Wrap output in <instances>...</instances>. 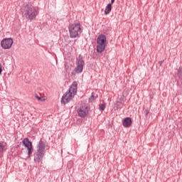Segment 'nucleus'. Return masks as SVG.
I'll list each match as a JSON object with an SVG mask.
<instances>
[{"mask_svg":"<svg viewBox=\"0 0 182 182\" xmlns=\"http://www.w3.org/2000/svg\"><path fill=\"white\" fill-rule=\"evenodd\" d=\"M23 144L27 148L28 157H31V154L33 153V146L32 142L29 141V138H25L23 140Z\"/></svg>","mask_w":182,"mask_h":182,"instance_id":"0eeeda50","label":"nucleus"},{"mask_svg":"<svg viewBox=\"0 0 182 182\" xmlns=\"http://www.w3.org/2000/svg\"><path fill=\"white\" fill-rule=\"evenodd\" d=\"M46 149V144L42 139L40 140L38 144L37 145V151L34 154V161L35 163L39 164L42 161L43 156H45Z\"/></svg>","mask_w":182,"mask_h":182,"instance_id":"7ed1b4c3","label":"nucleus"},{"mask_svg":"<svg viewBox=\"0 0 182 182\" xmlns=\"http://www.w3.org/2000/svg\"><path fill=\"white\" fill-rule=\"evenodd\" d=\"M65 69H66V70L68 69L66 66H65Z\"/></svg>","mask_w":182,"mask_h":182,"instance_id":"5701e85b","label":"nucleus"},{"mask_svg":"<svg viewBox=\"0 0 182 182\" xmlns=\"http://www.w3.org/2000/svg\"><path fill=\"white\" fill-rule=\"evenodd\" d=\"M163 63H164V61H163V60L159 61V65H160V66H161V65H163Z\"/></svg>","mask_w":182,"mask_h":182,"instance_id":"aec40b11","label":"nucleus"},{"mask_svg":"<svg viewBox=\"0 0 182 182\" xmlns=\"http://www.w3.org/2000/svg\"><path fill=\"white\" fill-rule=\"evenodd\" d=\"M100 110L101 111V112H103V111H105V109H106V106H105L104 105V104H100Z\"/></svg>","mask_w":182,"mask_h":182,"instance_id":"4468645a","label":"nucleus"},{"mask_svg":"<svg viewBox=\"0 0 182 182\" xmlns=\"http://www.w3.org/2000/svg\"><path fill=\"white\" fill-rule=\"evenodd\" d=\"M97 52L98 53H102V52H103V50H105V49H106V44L103 43H97Z\"/></svg>","mask_w":182,"mask_h":182,"instance_id":"9b49d317","label":"nucleus"},{"mask_svg":"<svg viewBox=\"0 0 182 182\" xmlns=\"http://www.w3.org/2000/svg\"><path fill=\"white\" fill-rule=\"evenodd\" d=\"M76 67L71 73L73 76H76V75L79 73H82L83 72V66H85V60H83V57L82 55H79L76 58Z\"/></svg>","mask_w":182,"mask_h":182,"instance_id":"39448f33","label":"nucleus"},{"mask_svg":"<svg viewBox=\"0 0 182 182\" xmlns=\"http://www.w3.org/2000/svg\"><path fill=\"white\" fill-rule=\"evenodd\" d=\"M144 114H145L146 116H147V114H149V110L146 109V110L144 111Z\"/></svg>","mask_w":182,"mask_h":182,"instance_id":"6ab92c4d","label":"nucleus"},{"mask_svg":"<svg viewBox=\"0 0 182 182\" xmlns=\"http://www.w3.org/2000/svg\"><path fill=\"white\" fill-rule=\"evenodd\" d=\"M122 107H123V104H122V102H120L119 104L117 105V107H116L115 110H118V109H122Z\"/></svg>","mask_w":182,"mask_h":182,"instance_id":"dca6fc26","label":"nucleus"},{"mask_svg":"<svg viewBox=\"0 0 182 182\" xmlns=\"http://www.w3.org/2000/svg\"><path fill=\"white\" fill-rule=\"evenodd\" d=\"M77 93V82L74 81L70 85L68 91L63 95L61 98V103L63 105H66L72 100L73 97H75V95Z\"/></svg>","mask_w":182,"mask_h":182,"instance_id":"f257e3e1","label":"nucleus"},{"mask_svg":"<svg viewBox=\"0 0 182 182\" xmlns=\"http://www.w3.org/2000/svg\"><path fill=\"white\" fill-rule=\"evenodd\" d=\"M14 43L12 38H4L1 42V46L3 49H11Z\"/></svg>","mask_w":182,"mask_h":182,"instance_id":"6e6552de","label":"nucleus"},{"mask_svg":"<svg viewBox=\"0 0 182 182\" xmlns=\"http://www.w3.org/2000/svg\"><path fill=\"white\" fill-rule=\"evenodd\" d=\"M95 92H92L91 97L89 99L90 102H93V100H95Z\"/></svg>","mask_w":182,"mask_h":182,"instance_id":"2eb2a0df","label":"nucleus"},{"mask_svg":"<svg viewBox=\"0 0 182 182\" xmlns=\"http://www.w3.org/2000/svg\"><path fill=\"white\" fill-rule=\"evenodd\" d=\"M115 1H116V0H111V3H109V4H111V6L113 5V3H114Z\"/></svg>","mask_w":182,"mask_h":182,"instance_id":"412c9836","label":"nucleus"},{"mask_svg":"<svg viewBox=\"0 0 182 182\" xmlns=\"http://www.w3.org/2000/svg\"><path fill=\"white\" fill-rule=\"evenodd\" d=\"M2 73V68H0V75Z\"/></svg>","mask_w":182,"mask_h":182,"instance_id":"4be33fe9","label":"nucleus"},{"mask_svg":"<svg viewBox=\"0 0 182 182\" xmlns=\"http://www.w3.org/2000/svg\"><path fill=\"white\" fill-rule=\"evenodd\" d=\"M176 76L178 78L177 85L182 89V66H180L177 70Z\"/></svg>","mask_w":182,"mask_h":182,"instance_id":"1a4fd4ad","label":"nucleus"},{"mask_svg":"<svg viewBox=\"0 0 182 182\" xmlns=\"http://www.w3.org/2000/svg\"><path fill=\"white\" fill-rule=\"evenodd\" d=\"M90 110V108L87 107V105H82L80 109L77 110V114L80 117L85 118L89 114V111Z\"/></svg>","mask_w":182,"mask_h":182,"instance_id":"423d86ee","label":"nucleus"},{"mask_svg":"<svg viewBox=\"0 0 182 182\" xmlns=\"http://www.w3.org/2000/svg\"><path fill=\"white\" fill-rule=\"evenodd\" d=\"M24 12L26 18L30 21L35 19L36 15H38V10H36V8L33 7L31 4H27L24 6Z\"/></svg>","mask_w":182,"mask_h":182,"instance_id":"20e7f679","label":"nucleus"},{"mask_svg":"<svg viewBox=\"0 0 182 182\" xmlns=\"http://www.w3.org/2000/svg\"><path fill=\"white\" fill-rule=\"evenodd\" d=\"M4 144H2V143H0V151H4Z\"/></svg>","mask_w":182,"mask_h":182,"instance_id":"f3484780","label":"nucleus"},{"mask_svg":"<svg viewBox=\"0 0 182 182\" xmlns=\"http://www.w3.org/2000/svg\"><path fill=\"white\" fill-rule=\"evenodd\" d=\"M70 38L72 39L79 38L82 33V26L79 21H74L68 26Z\"/></svg>","mask_w":182,"mask_h":182,"instance_id":"f03ea898","label":"nucleus"},{"mask_svg":"<svg viewBox=\"0 0 182 182\" xmlns=\"http://www.w3.org/2000/svg\"><path fill=\"white\" fill-rule=\"evenodd\" d=\"M112 12V4H108L107 6L105 7V15H109Z\"/></svg>","mask_w":182,"mask_h":182,"instance_id":"ddd939ff","label":"nucleus"},{"mask_svg":"<svg viewBox=\"0 0 182 182\" xmlns=\"http://www.w3.org/2000/svg\"><path fill=\"white\" fill-rule=\"evenodd\" d=\"M36 97L38 99V100H42V98L38 95H36Z\"/></svg>","mask_w":182,"mask_h":182,"instance_id":"a211bd4d","label":"nucleus"},{"mask_svg":"<svg viewBox=\"0 0 182 182\" xmlns=\"http://www.w3.org/2000/svg\"><path fill=\"white\" fill-rule=\"evenodd\" d=\"M107 42V38L106 36L104 34H101L98 36L97 39V43H105L106 44Z\"/></svg>","mask_w":182,"mask_h":182,"instance_id":"f8f14e48","label":"nucleus"},{"mask_svg":"<svg viewBox=\"0 0 182 182\" xmlns=\"http://www.w3.org/2000/svg\"><path fill=\"white\" fill-rule=\"evenodd\" d=\"M133 123V121L132 120V118L130 117H126L122 121V125L124 127H130Z\"/></svg>","mask_w":182,"mask_h":182,"instance_id":"9d476101","label":"nucleus"}]
</instances>
